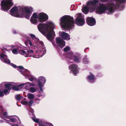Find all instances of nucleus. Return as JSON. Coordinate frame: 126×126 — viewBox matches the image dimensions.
Segmentation results:
<instances>
[{
  "label": "nucleus",
  "instance_id": "6e6552de",
  "mask_svg": "<svg viewBox=\"0 0 126 126\" xmlns=\"http://www.w3.org/2000/svg\"><path fill=\"white\" fill-rule=\"evenodd\" d=\"M19 69L18 70L24 76L27 77L31 81H32L35 80V78L29 73V72L26 69H24L22 66L18 67Z\"/></svg>",
  "mask_w": 126,
  "mask_h": 126
},
{
  "label": "nucleus",
  "instance_id": "58836bf2",
  "mask_svg": "<svg viewBox=\"0 0 126 126\" xmlns=\"http://www.w3.org/2000/svg\"><path fill=\"white\" fill-rule=\"evenodd\" d=\"M13 33L14 34H16V32L15 31H13Z\"/></svg>",
  "mask_w": 126,
  "mask_h": 126
},
{
  "label": "nucleus",
  "instance_id": "a211bd4d",
  "mask_svg": "<svg viewBox=\"0 0 126 126\" xmlns=\"http://www.w3.org/2000/svg\"><path fill=\"white\" fill-rule=\"evenodd\" d=\"M25 44L26 46H28L29 45L31 46H35L34 44L33 41H31L30 39H27L25 42Z\"/></svg>",
  "mask_w": 126,
  "mask_h": 126
},
{
  "label": "nucleus",
  "instance_id": "423d86ee",
  "mask_svg": "<svg viewBox=\"0 0 126 126\" xmlns=\"http://www.w3.org/2000/svg\"><path fill=\"white\" fill-rule=\"evenodd\" d=\"M48 18V16L45 13H40L38 16L36 13H34L31 17L30 21L33 24H35L38 22L37 19L40 22H43L47 20Z\"/></svg>",
  "mask_w": 126,
  "mask_h": 126
},
{
  "label": "nucleus",
  "instance_id": "9b49d317",
  "mask_svg": "<svg viewBox=\"0 0 126 126\" xmlns=\"http://www.w3.org/2000/svg\"><path fill=\"white\" fill-rule=\"evenodd\" d=\"M56 41L57 45L61 48H63L65 45V41L59 37L56 38Z\"/></svg>",
  "mask_w": 126,
  "mask_h": 126
},
{
  "label": "nucleus",
  "instance_id": "a878e982",
  "mask_svg": "<svg viewBox=\"0 0 126 126\" xmlns=\"http://www.w3.org/2000/svg\"><path fill=\"white\" fill-rule=\"evenodd\" d=\"M22 98L23 97L20 96L19 94L16 95L15 96V98L17 100H19Z\"/></svg>",
  "mask_w": 126,
  "mask_h": 126
},
{
  "label": "nucleus",
  "instance_id": "7ed1b4c3",
  "mask_svg": "<svg viewBox=\"0 0 126 126\" xmlns=\"http://www.w3.org/2000/svg\"><path fill=\"white\" fill-rule=\"evenodd\" d=\"M39 42L40 44L36 47L37 50L36 51L35 55L34 54L33 50L31 49H21L19 51V53L26 57H32L39 58L42 57L46 53V50L43 42Z\"/></svg>",
  "mask_w": 126,
  "mask_h": 126
},
{
  "label": "nucleus",
  "instance_id": "6ab92c4d",
  "mask_svg": "<svg viewBox=\"0 0 126 126\" xmlns=\"http://www.w3.org/2000/svg\"><path fill=\"white\" fill-rule=\"evenodd\" d=\"M30 35L33 40L34 41L38 44V45H40V44L39 42L42 41H39V39L38 38L36 37L34 34H30Z\"/></svg>",
  "mask_w": 126,
  "mask_h": 126
},
{
  "label": "nucleus",
  "instance_id": "f8f14e48",
  "mask_svg": "<svg viewBox=\"0 0 126 126\" xmlns=\"http://www.w3.org/2000/svg\"><path fill=\"white\" fill-rule=\"evenodd\" d=\"M0 60L2 62L8 64H10V60L7 58V56L2 53L0 55Z\"/></svg>",
  "mask_w": 126,
  "mask_h": 126
},
{
  "label": "nucleus",
  "instance_id": "c03bdc74",
  "mask_svg": "<svg viewBox=\"0 0 126 126\" xmlns=\"http://www.w3.org/2000/svg\"><path fill=\"white\" fill-rule=\"evenodd\" d=\"M18 105V106H19L18 105Z\"/></svg>",
  "mask_w": 126,
  "mask_h": 126
},
{
  "label": "nucleus",
  "instance_id": "a19ab883",
  "mask_svg": "<svg viewBox=\"0 0 126 126\" xmlns=\"http://www.w3.org/2000/svg\"><path fill=\"white\" fill-rule=\"evenodd\" d=\"M12 47L13 48H14V47H15V46H12Z\"/></svg>",
  "mask_w": 126,
  "mask_h": 126
},
{
  "label": "nucleus",
  "instance_id": "cd10ccee",
  "mask_svg": "<svg viewBox=\"0 0 126 126\" xmlns=\"http://www.w3.org/2000/svg\"><path fill=\"white\" fill-rule=\"evenodd\" d=\"M25 98L22 100L21 101V103L23 105H26L28 104L27 102L25 101Z\"/></svg>",
  "mask_w": 126,
  "mask_h": 126
},
{
  "label": "nucleus",
  "instance_id": "dca6fc26",
  "mask_svg": "<svg viewBox=\"0 0 126 126\" xmlns=\"http://www.w3.org/2000/svg\"><path fill=\"white\" fill-rule=\"evenodd\" d=\"M4 111V110L3 108L0 106V117L3 119L6 117L7 116V113L6 112L3 113Z\"/></svg>",
  "mask_w": 126,
  "mask_h": 126
},
{
  "label": "nucleus",
  "instance_id": "9d476101",
  "mask_svg": "<svg viewBox=\"0 0 126 126\" xmlns=\"http://www.w3.org/2000/svg\"><path fill=\"white\" fill-rule=\"evenodd\" d=\"M77 65L73 64L69 66L70 70H71L70 73H72L75 75L76 76L78 72V69Z\"/></svg>",
  "mask_w": 126,
  "mask_h": 126
},
{
  "label": "nucleus",
  "instance_id": "c85d7f7f",
  "mask_svg": "<svg viewBox=\"0 0 126 126\" xmlns=\"http://www.w3.org/2000/svg\"><path fill=\"white\" fill-rule=\"evenodd\" d=\"M30 91L32 93H34L37 91V90L36 88L33 87H31L30 88Z\"/></svg>",
  "mask_w": 126,
  "mask_h": 126
},
{
  "label": "nucleus",
  "instance_id": "4c0bfd02",
  "mask_svg": "<svg viewBox=\"0 0 126 126\" xmlns=\"http://www.w3.org/2000/svg\"><path fill=\"white\" fill-rule=\"evenodd\" d=\"M5 120L6 121V122L7 123L10 124V121H9L8 120Z\"/></svg>",
  "mask_w": 126,
  "mask_h": 126
},
{
  "label": "nucleus",
  "instance_id": "473e14b6",
  "mask_svg": "<svg viewBox=\"0 0 126 126\" xmlns=\"http://www.w3.org/2000/svg\"><path fill=\"white\" fill-rule=\"evenodd\" d=\"M4 96V94L2 91H0V96L2 97Z\"/></svg>",
  "mask_w": 126,
  "mask_h": 126
},
{
  "label": "nucleus",
  "instance_id": "72a5a7b5",
  "mask_svg": "<svg viewBox=\"0 0 126 126\" xmlns=\"http://www.w3.org/2000/svg\"><path fill=\"white\" fill-rule=\"evenodd\" d=\"M44 85H42L41 86H39V87L40 88V90L41 92H43V89L42 88V87Z\"/></svg>",
  "mask_w": 126,
  "mask_h": 126
},
{
  "label": "nucleus",
  "instance_id": "393cba45",
  "mask_svg": "<svg viewBox=\"0 0 126 126\" xmlns=\"http://www.w3.org/2000/svg\"><path fill=\"white\" fill-rule=\"evenodd\" d=\"M19 51L18 48L17 47H16L15 48H14L12 51L13 53L14 54H17L18 53V51Z\"/></svg>",
  "mask_w": 126,
  "mask_h": 126
},
{
  "label": "nucleus",
  "instance_id": "7c9ffc66",
  "mask_svg": "<svg viewBox=\"0 0 126 126\" xmlns=\"http://www.w3.org/2000/svg\"><path fill=\"white\" fill-rule=\"evenodd\" d=\"M33 120L35 122L37 123H38L39 122V119L37 118L35 119L33 118H32Z\"/></svg>",
  "mask_w": 126,
  "mask_h": 126
},
{
  "label": "nucleus",
  "instance_id": "39448f33",
  "mask_svg": "<svg viewBox=\"0 0 126 126\" xmlns=\"http://www.w3.org/2000/svg\"><path fill=\"white\" fill-rule=\"evenodd\" d=\"M60 22L61 26L64 29L72 28L74 23L73 17L68 15L63 16Z\"/></svg>",
  "mask_w": 126,
  "mask_h": 126
},
{
  "label": "nucleus",
  "instance_id": "c756f323",
  "mask_svg": "<svg viewBox=\"0 0 126 126\" xmlns=\"http://www.w3.org/2000/svg\"><path fill=\"white\" fill-rule=\"evenodd\" d=\"M83 62L85 63H87L88 62V59L87 58H84L83 60Z\"/></svg>",
  "mask_w": 126,
  "mask_h": 126
},
{
  "label": "nucleus",
  "instance_id": "1a4fd4ad",
  "mask_svg": "<svg viewBox=\"0 0 126 126\" xmlns=\"http://www.w3.org/2000/svg\"><path fill=\"white\" fill-rule=\"evenodd\" d=\"M77 17L76 19V24L79 26H82L84 23V20L83 18L82 14L78 13L77 14Z\"/></svg>",
  "mask_w": 126,
  "mask_h": 126
},
{
  "label": "nucleus",
  "instance_id": "4be33fe9",
  "mask_svg": "<svg viewBox=\"0 0 126 126\" xmlns=\"http://www.w3.org/2000/svg\"><path fill=\"white\" fill-rule=\"evenodd\" d=\"M24 84L23 85H26V86L25 87V88L26 89L28 90L29 89H30V87L31 86H33L34 85L33 84L29 82L27 83H26Z\"/></svg>",
  "mask_w": 126,
  "mask_h": 126
},
{
  "label": "nucleus",
  "instance_id": "bb28decb",
  "mask_svg": "<svg viewBox=\"0 0 126 126\" xmlns=\"http://www.w3.org/2000/svg\"><path fill=\"white\" fill-rule=\"evenodd\" d=\"M8 90L5 89L3 91L5 95H8L9 94L10 92L8 88H7Z\"/></svg>",
  "mask_w": 126,
  "mask_h": 126
},
{
  "label": "nucleus",
  "instance_id": "2f4dec72",
  "mask_svg": "<svg viewBox=\"0 0 126 126\" xmlns=\"http://www.w3.org/2000/svg\"><path fill=\"white\" fill-rule=\"evenodd\" d=\"M33 100H31L28 103L29 105L31 106L33 104Z\"/></svg>",
  "mask_w": 126,
  "mask_h": 126
},
{
  "label": "nucleus",
  "instance_id": "ddd939ff",
  "mask_svg": "<svg viewBox=\"0 0 126 126\" xmlns=\"http://www.w3.org/2000/svg\"><path fill=\"white\" fill-rule=\"evenodd\" d=\"M63 50L65 52H68L67 53V56L69 58H72L73 56V54L70 50V48L68 46L65 47L63 49Z\"/></svg>",
  "mask_w": 126,
  "mask_h": 126
},
{
  "label": "nucleus",
  "instance_id": "f704fd0d",
  "mask_svg": "<svg viewBox=\"0 0 126 126\" xmlns=\"http://www.w3.org/2000/svg\"><path fill=\"white\" fill-rule=\"evenodd\" d=\"M4 50H5V51H9L10 50V49H7L6 48H4V49H3Z\"/></svg>",
  "mask_w": 126,
  "mask_h": 126
},
{
  "label": "nucleus",
  "instance_id": "f257e3e1",
  "mask_svg": "<svg viewBox=\"0 0 126 126\" xmlns=\"http://www.w3.org/2000/svg\"><path fill=\"white\" fill-rule=\"evenodd\" d=\"M126 2V0H90L88 1L86 6L82 9V12L85 14L90 11H95L96 13L109 14L113 13L115 9L119 8L120 4Z\"/></svg>",
  "mask_w": 126,
  "mask_h": 126
},
{
  "label": "nucleus",
  "instance_id": "ea45409f",
  "mask_svg": "<svg viewBox=\"0 0 126 126\" xmlns=\"http://www.w3.org/2000/svg\"><path fill=\"white\" fill-rule=\"evenodd\" d=\"M50 126H53L51 124H50Z\"/></svg>",
  "mask_w": 126,
  "mask_h": 126
},
{
  "label": "nucleus",
  "instance_id": "37998d69",
  "mask_svg": "<svg viewBox=\"0 0 126 126\" xmlns=\"http://www.w3.org/2000/svg\"><path fill=\"white\" fill-rule=\"evenodd\" d=\"M18 105V106H19L18 105Z\"/></svg>",
  "mask_w": 126,
  "mask_h": 126
},
{
  "label": "nucleus",
  "instance_id": "aec40b11",
  "mask_svg": "<svg viewBox=\"0 0 126 126\" xmlns=\"http://www.w3.org/2000/svg\"><path fill=\"white\" fill-rule=\"evenodd\" d=\"M88 79L90 82H93L94 81V78L93 75L90 74L89 76L88 77Z\"/></svg>",
  "mask_w": 126,
  "mask_h": 126
},
{
  "label": "nucleus",
  "instance_id": "e433bc0d",
  "mask_svg": "<svg viewBox=\"0 0 126 126\" xmlns=\"http://www.w3.org/2000/svg\"><path fill=\"white\" fill-rule=\"evenodd\" d=\"M12 65L13 67L14 68L16 67V66L15 65L13 64H12Z\"/></svg>",
  "mask_w": 126,
  "mask_h": 126
},
{
  "label": "nucleus",
  "instance_id": "b1692460",
  "mask_svg": "<svg viewBox=\"0 0 126 126\" xmlns=\"http://www.w3.org/2000/svg\"><path fill=\"white\" fill-rule=\"evenodd\" d=\"M73 56L72 58H70L71 59H74V61L76 62H78L79 61V58L77 57L76 56H75L73 55Z\"/></svg>",
  "mask_w": 126,
  "mask_h": 126
},
{
  "label": "nucleus",
  "instance_id": "412c9836",
  "mask_svg": "<svg viewBox=\"0 0 126 126\" xmlns=\"http://www.w3.org/2000/svg\"><path fill=\"white\" fill-rule=\"evenodd\" d=\"M16 117L15 118H11L10 119V121L11 122H15L17 120V119L18 120H19V122L18 123L20 124L21 123V121L19 118L18 117L15 116Z\"/></svg>",
  "mask_w": 126,
  "mask_h": 126
},
{
  "label": "nucleus",
  "instance_id": "f03ea898",
  "mask_svg": "<svg viewBox=\"0 0 126 126\" xmlns=\"http://www.w3.org/2000/svg\"><path fill=\"white\" fill-rule=\"evenodd\" d=\"M37 27L39 31L44 36L47 35L48 40L52 42L55 36L53 30L55 27L52 22L48 21L46 23H40Z\"/></svg>",
  "mask_w": 126,
  "mask_h": 126
},
{
  "label": "nucleus",
  "instance_id": "2eb2a0df",
  "mask_svg": "<svg viewBox=\"0 0 126 126\" xmlns=\"http://www.w3.org/2000/svg\"><path fill=\"white\" fill-rule=\"evenodd\" d=\"M59 34L61 37L63 39L66 40H68L70 39V36L67 33L63 32H60Z\"/></svg>",
  "mask_w": 126,
  "mask_h": 126
},
{
  "label": "nucleus",
  "instance_id": "f3484780",
  "mask_svg": "<svg viewBox=\"0 0 126 126\" xmlns=\"http://www.w3.org/2000/svg\"><path fill=\"white\" fill-rule=\"evenodd\" d=\"M46 81L45 78L43 77H39L38 82L39 86H41L42 85H44V84L46 82Z\"/></svg>",
  "mask_w": 126,
  "mask_h": 126
},
{
  "label": "nucleus",
  "instance_id": "20e7f679",
  "mask_svg": "<svg viewBox=\"0 0 126 126\" xmlns=\"http://www.w3.org/2000/svg\"><path fill=\"white\" fill-rule=\"evenodd\" d=\"M32 8L26 7H20L19 9L16 7H13L10 10L11 15L16 17H20L24 16L27 19L29 18L32 11Z\"/></svg>",
  "mask_w": 126,
  "mask_h": 126
},
{
  "label": "nucleus",
  "instance_id": "0eeeda50",
  "mask_svg": "<svg viewBox=\"0 0 126 126\" xmlns=\"http://www.w3.org/2000/svg\"><path fill=\"white\" fill-rule=\"evenodd\" d=\"M24 83L21 84L19 85L13 82H8L5 84L4 82L1 83L0 85V87H2L4 86L6 88H8L9 90H10L12 88L13 90L16 91H19V88L18 87H21L23 86Z\"/></svg>",
  "mask_w": 126,
  "mask_h": 126
},
{
  "label": "nucleus",
  "instance_id": "c9c22d12",
  "mask_svg": "<svg viewBox=\"0 0 126 126\" xmlns=\"http://www.w3.org/2000/svg\"><path fill=\"white\" fill-rule=\"evenodd\" d=\"M39 126H46L44 125H43V124H40V123H39Z\"/></svg>",
  "mask_w": 126,
  "mask_h": 126
},
{
  "label": "nucleus",
  "instance_id": "5701e85b",
  "mask_svg": "<svg viewBox=\"0 0 126 126\" xmlns=\"http://www.w3.org/2000/svg\"><path fill=\"white\" fill-rule=\"evenodd\" d=\"M28 98L29 99H33L34 98V95L32 94L28 93L27 94Z\"/></svg>",
  "mask_w": 126,
  "mask_h": 126
},
{
  "label": "nucleus",
  "instance_id": "79ce46f5",
  "mask_svg": "<svg viewBox=\"0 0 126 126\" xmlns=\"http://www.w3.org/2000/svg\"><path fill=\"white\" fill-rule=\"evenodd\" d=\"M87 49V48H86L85 49V50H86Z\"/></svg>",
  "mask_w": 126,
  "mask_h": 126
},
{
  "label": "nucleus",
  "instance_id": "4468645a",
  "mask_svg": "<svg viewBox=\"0 0 126 126\" xmlns=\"http://www.w3.org/2000/svg\"><path fill=\"white\" fill-rule=\"evenodd\" d=\"M86 22L87 24L90 26H93L95 24V21L93 18L88 17L87 18Z\"/></svg>",
  "mask_w": 126,
  "mask_h": 126
}]
</instances>
